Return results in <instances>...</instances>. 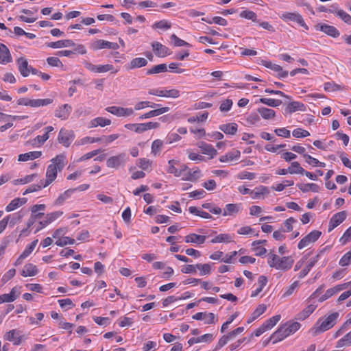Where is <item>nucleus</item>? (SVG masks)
I'll return each instance as SVG.
<instances>
[{"label":"nucleus","instance_id":"obj_1","mask_svg":"<svg viewBox=\"0 0 351 351\" xmlns=\"http://www.w3.org/2000/svg\"><path fill=\"white\" fill-rule=\"evenodd\" d=\"M50 162L51 164L47 168L44 186H49L56 179L58 172H60L66 165V158L65 155L59 154L53 158Z\"/></svg>","mask_w":351,"mask_h":351},{"label":"nucleus","instance_id":"obj_2","mask_svg":"<svg viewBox=\"0 0 351 351\" xmlns=\"http://www.w3.org/2000/svg\"><path fill=\"white\" fill-rule=\"evenodd\" d=\"M300 328L298 322L286 324L281 326L275 332H274L269 339L265 343L267 345L269 341H272L274 344L283 340L291 334H293Z\"/></svg>","mask_w":351,"mask_h":351},{"label":"nucleus","instance_id":"obj_3","mask_svg":"<svg viewBox=\"0 0 351 351\" xmlns=\"http://www.w3.org/2000/svg\"><path fill=\"white\" fill-rule=\"evenodd\" d=\"M339 316L338 312H334L324 317L319 318L312 328V332L316 335L332 328L336 324Z\"/></svg>","mask_w":351,"mask_h":351},{"label":"nucleus","instance_id":"obj_4","mask_svg":"<svg viewBox=\"0 0 351 351\" xmlns=\"http://www.w3.org/2000/svg\"><path fill=\"white\" fill-rule=\"evenodd\" d=\"M268 256V265L276 269L287 271L292 267L294 263V259L291 256L279 257L273 252L269 253Z\"/></svg>","mask_w":351,"mask_h":351},{"label":"nucleus","instance_id":"obj_5","mask_svg":"<svg viewBox=\"0 0 351 351\" xmlns=\"http://www.w3.org/2000/svg\"><path fill=\"white\" fill-rule=\"evenodd\" d=\"M148 93L152 95L169 98H178L180 95V90L176 88L169 90L152 88L149 90Z\"/></svg>","mask_w":351,"mask_h":351},{"label":"nucleus","instance_id":"obj_6","mask_svg":"<svg viewBox=\"0 0 351 351\" xmlns=\"http://www.w3.org/2000/svg\"><path fill=\"white\" fill-rule=\"evenodd\" d=\"M126 160V154L125 153H121L108 158L106 160V166L108 168L119 169L121 167H124Z\"/></svg>","mask_w":351,"mask_h":351},{"label":"nucleus","instance_id":"obj_7","mask_svg":"<svg viewBox=\"0 0 351 351\" xmlns=\"http://www.w3.org/2000/svg\"><path fill=\"white\" fill-rule=\"evenodd\" d=\"M322 232L319 230H313L300 240L298 245V247L302 250L309 245L315 243L321 236Z\"/></svg>","mask_w":351,"mask_h":351},{"label":"nucleus","instance_id":"obj_8","mask_svg":"<svg viewBox=\"0 0 351 351\" xmlns=\"http://www.w3.org/2000/svg\"><path fill=\"white\" fill-rule=\"evenodd\" d=\"M74 138L75 135L73 130L61 128L58 134V141L64 147H68L71 144Z\"/></svg>","mask_w":351,"mask_h":351},{"label":"nucleus","instance_id":"obj_9","mask_svg":"<svg viewBox=\"0 0 351 351\" xmlns=\"http://www.w3.org/2000/svg\"><path fill=\"white\" fill-rule=\"evenodd\" d=\"M46 208L45 204H35L31 207V215L27 221V228H29L37 219H41L45 215L44 213L36 214L37 211L45 210Z\"/></svg>","mask_w":351,"mask_h":351},{"label":"nucleus","instance_id":"obj_10","mask_svg":"<svg viewBox=\"0 0 351 351\" xmlns=\"http://www.w3.org/2000/svg\"><path fill=\"white\" fill-rule=\"evenodd\" d=\"M107 112L119 117H130L134 114V112L132 108H123L120 106H109L105 109Z\"/></svg>","mask_w":351,"mask_h":351},{"label":"nucleus","instance_id":"obj_11","mask_svg":"<svg viewBox=\"0 0 351 351\" xmlns=\"http://www.w3.org/2000/svg\"><path fill=\"white\" fill-rule=\"evenodd\" d=\"M90 48L94 51H97L103 49H111L117 50L119 48L117 43L109 42L107 40L99 39L96 40L90 45Z\"/></svg>","mask_w":351,"mask_h":351},{"label":"nucleus","instance_id":"obj_12","mask_svg":"<svg viewBox=\"0 0 351 351\" xmlns=\"http://www.w3.org/2000/svg\"><path fill=\"white\" fill-rule=\"evenodd\" d=\"M280 18L285 21H294L299 24L300 26L303 27L305 29H308V27L304 22L302 15L298 13L285 12L280 16Z\"/></svg>","mask_w":351,"mask_h":351},{"label":"nucleus","instance_id":"obj_13","mask_svg":"<svg viewBox=\"0 0 351 351\" xmlns=\"http://www.w3.org/2000/svg\"><path fill=\"white\" fill-rule=\"evenodd\" d=\"M63 215V212L60 210L52 212L50 213H47L45 216V219L43 221H40L39 222V226L35 231V233L42 230L43 228L49 225V223H52L53 221H56L57 219Z\"/></svg>","mask_w":351,"mask_h":351},{"label":"nucleus","instance_id":"obj_14","mask_svg":"<svg viewBox=\"0 0 351 351\" xmlns=\"http://www.w3.org/2000/svg\"><path fill=\"white\" fill-rule=\"evenodd\" d=\"M195 320H204L206 324H213L217 321V318L213 313L199 312L192 316Z\"/></svg>","mask_w":351,"mask_h":351},{"label":"nucleus","instance_id":"obj_15","mask_svg":"<svg viewBox=\"0 0 351 351\" xmlns=\"http://www.w3.org/2000/svg\"><path fill=\"white\" fill-rule=\"evenodd\" d=\"M152 47L156 56L160 58L166 57L171 53L168 47L159 42H153L152 43Z\"/></svg>","mask_w":351,"mask_h":351},{"label":"nucleus","instance_id":"obj_16","mask_svg":"<svg viewBox=\"0 0 351 351\" xmlns=\"http://www.w3.org/2000/svg\"><path fill=\"white\" fill-rule=\"evenodd\" d=\"M178 163L179 162L178 160L173 159L169 160V167L167 169V171L169 173L173 174L176 177L181 176L182 173L186 171L188 167L185 165H181L180 169H178L176 167V165H178Z\"/></svg>","mask_w":351,"mask_h":351},{"label":"nucleus","instance_id":"obj_17","mask_svg":"<svg viewBox=\"0 0 351 351\" xmlns=\"http://www.w3.org/2000/svg\"><path fill=\"white\" fill-rule=\"evenodd\" d=\"M71 110V106L66 104L59 106L55 110V116L62 120H66L69 117Z\"/></svg>","mask_w":351,"mask_h":351},{"label":"nucleus","instance_id":"obj_18","mask_svg":"<svg viewBox=\"0 0 351 351\" xmlns=\"http://www.w3.org/2000/svg\"><path fill=\"white\" fill-rule=\"evenodd\" d=\"M346 216L347 213L346 211H341L335 214L329 222V231L333 230L341 223L346 219Z\"/></svg>","mask_w":351,"mask_h":351},{"label":"nucleus","instance_id":"obj_19","mask_svg":"<svg viewBox=\"0 0 351 351\" xmlns=\"http://www.w3.org/2000/svg\"><path fill=\"white\" fill-rule=\"evenodd\" d=\"M306 110L305 105L299 101H291L285 108V114H292L297 111L304 112Z\"/></svg>","mask_w":351,"mask_h":351},{"label":"nucleus","instance_id":"obj_20","mask_svg":"<svg viewBox=\"0 0 351 351\" xmlns=\"http://www.w3.org/2000/svg\"><path fill=\"white\" fill-rule=\"evenodd\" d=\"M4 339L9 341H12L14 345L19 346L22 341V336L19 335V331L15 329L10 330L4 335Z\"/></svg>","mask_w":351,"mask_h":351},{"label":"nucleus","instance_id":"obj_21","mask_svg":"<svg viewBox=\"0 0 351 351\" xmlns=\"http://www.w3.org/2000/svg\"><path fill=\"white\" fill-rule=\"evenodd\" d=\"M147 64V60L144 58H133L128 64L125 66L126 70H133L137 68H141Z\"/></svg>","mask_w":351,"mask_h":351},{"label":"nucleus","instance_id":"obj_22","mask_svg":"<svg viewBox=\"0 0 351 351\" xmlns=\"http://www.w3.org/2000/svg\"><path fill=\"white\" fill-rule=\"evenodd\" d=\"M198 147L200 149L202 153L205 155L210 156L213 158L217 155V152L210 144H208L205 142H199L198 143Z\"/></svg>","mask_w":351,"mask_h":351},{"label":"nucleus","instance_id":"obj_23","mask_svg":"<svg viewBox=\"0 0 351 351\" xmlns=\"http://www.w3.org/2000/svg\"><path fill=\"white\" fill-rule=\"evenodd\" d=\"M16 63L21 75L23 77L28 76L30 73L29 67L31 66H29L27 60L25 58L21 57L17 59Z\"/></svg>","mask_w":351,"mask_h":351},{"label":"nucleus","instance_id":"obj_24","mask_svg":"<svg viewBox=\"0 0 351 351\" xmlns=\"http://www.w3.org/2000/svg\"><path fill=\"white\" fill-rule=\"evenodd\" d=\"M241 156L240 151L237 149H232L227 152L226 154L221 156L219 161L221 162H229L238 160Z\"/></svg>","mask_w":351,"mask_h":351},{"label":"nucleus","instance_id":"obj_25","mask_svg":"<svg viewBox=\"0 0 351 351\" xmlns=\"http://www.w3.org/2000/svg\"><path fill=\"white\" fill-rule=\"evenodd\" d=\"M12 58L10 50L3 43H0V63L5 64L12 62Z\"/></svg>","mask_w":351,"mask_h":351},{"label":"nucleus","instance_id":"obj_26","mask_svg":"<svg viewBox=\"0 0 351 351\" xmlns=\"http://www.w3.org/2000/svg\"><path fill=\"white\" fill-rule=\"evenodd\" d=\"M42 156V152L40 151H33L27 152L25 154H21L18 156V160L20 162H26L28 160H32L37 159Z\"/></svg>","mask_w":351,"mask_h":351},{"label":"nucleus","instance_id":"obj_27","mask_svg":"<svg viewBox=\"0 0 351 351\" xmlns=\"http://www.w3.org/2000/svg\"><path fill=\"white\" fill-rule=\"evenodd\" d=\"M206 239V237L204 235H199L195 233H192L185 237V242L187 243H191L201 245L205 242Z\"/></svg>","mask_w":351,"mask_h":351},{"label":"nucleus","instance_id":"obj_28","mask_svg":"<svg viewBox=\"0 0 351 351\" xmlns=\"http://www.w3.org/2000/svg\"><path fill=\"white\" fill-rule=\"evenodd\" d=\"M75 45L72 40H60L56 42H51L47 44V46L53 49H59L63 47H69Z\"/></svg>","mask_w":351,"mask_h":351},{"label":"nucleus","instance_id":"obj_29","mask_svg":"<svg viewBox=\"0 0 351 351\" xmlns=\"http://www.w3.org/2000/svg\"><path fill=\"white\" fill-rule=\"evenodd\" d=\"M169 109L170 108L169 107H162V108H160L158 109H155V110H151L147 113L142 114L141 116L139 117V119H149V118H152L154 117L159 116L162 114H164V113L168 112L169 110Z\"/></svg>","mask_w":351,"mask_h":351},{"label":"nucleus","instance_id":"obj_30","mask_svg":"<svg viewBox=\"0 0 351 351\" xmlns=\"http://www.w3.org/2000/svg\"><path fill=\"white\" fill-rule=\"evenodd\" d=\"M27 202L26 198H15L12 199L10 204H8L5 207V210L7 212H11L12 210H16L19 207L23 206Z\"/></svg>","mask_w":351,"mask_h":351},{"label":"nucleus","instance_id":"obj_31","mask_svg":"<svg viewBox=\"0 0 351 351\" xmlns=\"http://www.w3.org/2000/svg\"><path fill=\"white\" fill-rule=\"evenodd\" d=\"M241 209V204H228L226 205L223 213V216L233 215L237 214Z\"/></svg>","mask_w":351,"mask_h":351},{"label":"nucleus","instance_id":"obj_32","mask_svg":"<svg viewBox=\"0 0 351 351\" xmlns=\"http://www.w3.org/2000/svg\"><path fill=\"white\" fill-rule=\"evenodd\" d=\"M53 100L51 98L46 99H30L29 106L33 108H38L41 106H48L52 104Z\"/></svg>","mask_w":351,"mask_h":351},{"label":"nucleus","instance_id":"obj_33","mask_svg":"<svg viewBox=\"0 0 351 351\" xmlns=\"http://www.w3.org/2000/svg\"><path fill=\"white\" fill-rule=\"evenodd\" d=\"M319 258V254H317L315 257L311 258L309 263L306 265V267L300 271L298 274L300 278H304L310 271V270L315 266L316 263L318 261Z\"/></svg>","mask_w":351,"mask_h":351},{"label":"nucleus","instance_id":"obj_34","mask_svg":"<svg viewBox=\"0 0 351 351\" xmlns=\"http://www.w3.org/2000/svg\"><path fill=\"white\" fill-rule=\"evenodd\" d=\"M219 130L226 134L234 135L238 130V125L236 123H230L219 125Z\"/></svg>","mask_w":351,"mask_h":351},{"label":"nucleus","instance_id":"obj_35","mask_svg":"<svg viewBox=\"0 0 351 351\" xmlns=\"http://www.w3.org/2000/svg\"><path fill=\"white\" fill-rule=\"evenodd\" d=\"M320 30L333 38H337L340 35L339 30L335 27L326 24L321 25Z\"/></svg>","mask_w":351,"mask_h":351},{"label":"nucleus","instance_id":"obj_36","mask_svg":"<svg viewBox=\"0 0 351 351\" xmlns=\"http://www.w3.org/2000/svg\"><path fill=\"white\" fill-rule=\"evenodd\" d=\"M38 274V269L36 265L28 263L25 265L21 275L24 277L34 276Z\"/></svg>","mask_w":351,"mask_h":351},{"label":"nucleus","instance_id":"obj_37","mask_svg":"<svg viewBox=\"0 0 351 351\" xmlns=\"http://www.w3.org/2000/svg\"><path fill=\"white\" fill-rule=\"evenodd\" d=\"M317 306L314 304H310L306 306L302 311L298 313L296 319L300 321L304 320L310 316V315L315 310Z\"/></svg>","mask_w":351,"mask_h":351},{"label":"nucleus","instance_id":"obj_38","mask_svg":"<svg viewBox=\"0 0 351 351\" xmlns=\"http://www.w3.org/2000/svg\"><path fill=\"white\" fill-rule=\"evenodd\" d=\"M267 309V306L264 304H259L258 307L252 313L250 318L247 319V324H250L254 322L256 318H258L260 315L265 312Z\"/></svg>","mask_w":351,"mask_h":351},{"label":"nucleus","instance_id":"obj_39","mask_svg":"<svg viewBox=\"0 0 351 351\" xmlns=\"http://www.w3.org/2000/svg\"><path fill=\"white\" fill-rule=\"evenodd\" d=\"M258 112L261 114L263 119L268 120L275 117L276 112L271 108L265 107H261L258 108Z\"/></svg>","mask_w":351,"mask_h":351},{"label":"nucleus","instance_id":"obj_40","mask_svg":"<svg viewBox=\"0 0 351 351\" xmlns=\"http://www.w3.org/2000/svg\"><path fill=\"white\" fill-rule=\"evenodd\" d=\"M75 191V189H70L65 191L63 193L60 194L55 201V205H62L64 202L71 197L72 194Z\"/></svg>","mask_w":351,"mask_h":351},{"label":"nucleus","instance_id":"obj_41","mask_svg":"<svg viewBox=\"0 0 351 351\" xmlns=\"http://www.w3.org/2000/svg\"><path fill=\"white\" fill-rule=\"evenodd\" d=\"M297 186L303 193H306L308 192L309 191L317 193L319 190V186L315 183L298 184Z\"/></svg>","mask_w":351,"mask_h":351},{"label":"nucleus","instance_id":"obj_42","mask_svg":"<svg viewBox=\"0 0 351 351\" xmlns=\"http://www.w3.org/2000/svg\"><path fill=\"white\" fill-rule=\"evenodd\" d=\"M17 297L18 295L16 294V289L13 288L10 293H4L0 295V304L13 302Z\"/></svg>","mask_w":351,"mask_h":351},{"label":"nucleus","instance_id":"obj_43","mask_svg":"<svg viewBox=\"0 0 351 351\" xmlns=\"http://www.w3.org/2000/svg\"><path fill=\"white\" fill-rule=\"evenodd\" d=\"M111 124V121L110 119H106L104 117H96L90 121L91 127L95 128L97 126L104 127L106 125H109Z\"/></svg>","mask_w":351,"mask_h":351},{"label":"nucleus","instance_id":"obj_44","mask_svg":"<svg viewBox=\"0 0 351 351\" xmlns=\"http://www.w3.org/2000/svg\"><path fill=\"white\" fill-rule=\"evenodd\" d=\"M267 279L265 276H259L258 279V287L252 292L251 297L257 296L263 291V289L267 285Z\"/></svg>","mask_w":351,"mask_h":351},{"label":"nucleus","instance_id":"obj_45","mask_svg":"<svg viewBox=\"0 0 351 351\" xmlns=\"http://www.w3.org/2000/svg\"><path fill=\"white\" fill-rule=\"evenodd\" d=\"M324 89L327 92H335L343 90L344 87L335 82H328L324 84Z\"/></svg>","mask_w":351,"mask_h":351},{"label":"nucleus","instance_id":"obj_46","mask_svg":"<svg viewBox=\"0 0 351 351\" xmlns=\"http://www.w3.org/2000/svg\"><path fill=\"white\" fill-rule=\"evenodd\" d=\"M232 241V237L229 234H220L211 240L212 243H230Z\"/></svg>","mask_w":351,"mask_h":351},{"label":"nucleus","instance_id":"obj_47","mask_svg":"<svg viewBox=\"0 0 351 351\" xmlns=\"http://www.w3.org/2000/svg\"><path fill=\"white\" fill-rule=\"evenodd\" d=\"M167 71V67L165 64H160L158 65H155L151 69L147 71V75H153L160 73L166 72Z\"/></svg>","mask_w":351,"mask_h":351},{"label":"nucleus","instance_id":"obj_48","mask_svg":"<svg viewBox=\"0 0 351 351\" xmlns=\"http://www.w3.org/2000/svg\"><path fill=\"white\" fill-rule=\"evenodd\" d=\"M351 346V330L340 339L337 343V348Z\"/></svg>","mask_w":351,"mask_h":351},{"label":"nucleus","instance_id":"obj_49","mask_svg":"<svg viewBox=\"0 0 351 351\" xmlns=\"http://www.w3.org/2000/svg\"><path fill=\"white\" fill-rule=\"evenodd\" d=\"M258 101L271 107H278L282 104L281 100L273 98H260Z\"/></svg>","mask_w":351,"mask_h":351},{"label":"nucleus","instance_id":"obj_50","mask_svg":"<svg viewBox=\"0 0 351 351\" xmlns=\"http://www.w3.org/2000/svg\"><path fill=\"white\" fill-rule=\"evenodd\" d=\"M280 315H276L267 320H266L263 324V326L266 328L267 330L273 328L280 319Z\"/></svg>","mask_w":351,"mask_h":351},{"label":"nucleus","instance_id":"obj_51","mask_svg":"<svg viewBox=\"0 0 351 351\" xmlns=\"http://www.w3.org/2000/svg\"><path fill=\"white\" fill-rule=\"evenodd\" d=\"M289 173L291 174L299 173L304 174V169L300 166L298 162H293L288 168Z\"/></svg>","mask_w":351,"mask_h":351},{"label":"nucleus","instance_id":"obj_52","mask_svg":"<svg viewBox=\"0 0 351 351\" xmlns=\"http://www.w3.org/2000/svg\"><path fill=\"white\" fill-rule=\"evenodd\" d=\"M162 146H163L162 141H161L160 139H156V140L154 141L152 144V153L154 155L156 156L161 152V150L162 149Z\"/></svg>","mask_w":351,"mask_h":351},{"label":"nucleus","instance_id":"obj_53","mask_svg":"<svg viewBox=\"0 0 351 351\" xmlns=\"http://www.w3.org/2000/svg\"><path fill=\"white\" fill-rule=\"evenodd\" d=\"M186 170H188L187 175L183 180L195 181L199 178L200 171L199 169L191 170L187 169Z\"/></svg>","mask_w":351,"mask_h":351},{"label":"nucleus","instance_id":"obj_54","mask_svg":"<svg viewBox=\"0 0 351 351\" xmlns=\"http://www.w3.org/2000/svg\"><path fill=\"white\" fill-rule=\"evenodd\" d=\"M196 269L199 270L201 276L208 275L211 271V265L208 263L206 264H196Z\"/></svg>","mask_w":351,"mask_h":351},{"label":"nucleus","instance_id":"obj_55","mask_svg":"<svg viewBox=\"0 0 351 351\" xmlns=\"http://www.w3.org/2000/svg\"><path fill=\"white\" fill-rule=\"evenodd\" d=\"M239 16L241 18H243V19H248V20H251L254 22L256 21L257 20V15L256 14L253 12V11H251V10H243L242 12H240L239 14Z\"/></svg>","mask_w":351,"mask_h":351},{"label":"nucleus","instance_id":"obj_56","mask_svg":"<svg viewBox=\"0 0 351 351\" xmlns=\"http://www.w3.org/2000/svg\"><path fill=\"white\" fill-rule=\"evenodd\" d=\"M38 240L36 239L33 241L29 245H28L24 251L21 254V258H27L30 255V254L33 252L34 248L36 247Z\"/></svg>","mask_w":351,"mask_h":351},{"label":"nucleus","instance_id":"obj_57","mask_svg":"<svg viewBox=\"0 0 351 351\" xmlns=\"http://www.w3.org/2000/svg\"><path fill=\"white\" fill-rule=\"evenodd\" d=\"M46 186H44V183L43 180L40 181V183L38 184H32L29 186H28L26 190L23 192V195H27L28 193H31L33 192L38 191L42 188H45Z\"/></svg>","mask_w":351,"mask_h":351},{"label":"nucleus","instance_id":"obj_58","mask_svg":"<svg viewBox=\"0 0 351 351\" xmlns=\"http://www.w3.org/2000/svg\"><path fill=\"white\" fill-rule=\"evenodd\" d=\"M75 243V240L69 237H64L62 238H58V239L56 241V244L58 246L63 247L68 244L73 245Z\"/></svg>","mask_w":351,"mask_h":351},{"label":"nucleus","instance_id":"obj_59","mask_svg":"<svg viewBox=\"0 0 351 351\" xmlns=\"http://www.w3.org/2000/svg\"><path fill=\"white\" fill-rule=\"evenodd\" d=\"M125 128L136 133L144 132L143 123H128L125 125Z\"/></svg>","mask_w":351,"mask_h":351},{"label":"nucleus","instance_id":"obj_60","mask_svg":"<svg viewBox=\"0 0 351 351\" xmlns=\"http://www.w3.org/2000/svg\"><path fill=\"white\" fill-rule=\"evenodd\" d=\"M108 71H111L112 73H117L119 69H114V66L110 64L99 65L98 73H106Z\"/></svg>","mask_w":351,"mask_h":351},{"label":"nucleus","instance_id":"obj_61","mask_svg":"<svg viewBox=\"0 0 351 351\" xmlns=\"http://www.w3.org/2000/svg\"><path fill=\"white\" fill-rule=\"evenodd\" d=\"M152 27L154 29H169L171 27V23L166 20H161L155 23Z\"/></svg>","mask_w":351,"mask_h":351},{"label":"nucleus","instance_id":"obj_62","mask_svg":"<svg viewBox=\"0 0 351 351\" xmlns=\"http://www.w3.org/2000/svg\"><path fill=\"white\" fill-rule=\"evenodd\" d=\"M138 165L142 169L145 171H148L151 169L152 162L146 158H140L138 160Z\"/></svg>","mask_w":351,"mask_h":351},{"label":"nucleus","instance_id":"obj_63","mask_svg":"<svg viewBox=\"0 0 351 351\" xmlns=\"http://www.w3.org/2000/svg\"><path fill=\"white\" fill-rule=\"evenodd\" d=\"M339 265L342 267L348 266L351 264V251L346 253L340 259Z\"/></svg>","mask_w":351,"mask_h":351},{"label":"nucleus","instance_id":"obj_64","mask_svg":"<svg viewBox=\"0 0 351 351\" xmlns=\"http://www.w3.org/2000/svg\"><path fill=\"white\" fill-rule=\"evenodd\" d=\"M337 16L343 21L348 25H351V16L343 10L337 12Z\"/></svg>","mask_w":351,"mask_h":351}]
</instances>
